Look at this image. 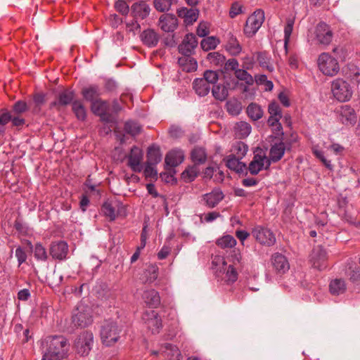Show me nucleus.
Instances as JSON below:
<instances>
[{"label": "nucleus", "instance_id": "nucleus-26", "mask_svg": "<svg viewBox=\"0 0 360 360\" xmlns=\"http://www.w3.org/2000/svg\"><path fill=\"white\" fill-rule=\"evenodd\" d=\"M356 115L354 110L349 105L341 107L339 112V120L345 125H354L356 122Z\"/></svg>", "mask_w": 360, "mask_h": 360}, {"label": "nucleus", "instance_id": "nucleus-60", "mask_svg": "<svg viewBox=\"0 0 360 360\" xmlns=\"http://www.w3.org/2000/svg\"><path fill=\"white\" fill-rule=\"evenodd\" d=\"M248 146L244 142L238 141L233 146V150L236 153L238 158L242 159L247 153Z\"/></svg>", "mask_w": 360, "mask_h": 360}, {"label": "nucleus", "instance_id": "nucleus-47", "mask_svg": "<svg viewBox=\"0 0 360 360\" xmlns=\"http://www.w3.org/2000/svg\"><path fill=\"white\" fill-rule=\"evenodd\" d=\"M225 106L227 112L231 115H239L242 110L241 103L236 99L226 101Z\"/></svg>", "mask_w": 360, "mask_h": 360}, {"label": "nucleus", "instance_id": "nucleus-39", "mask_svg": "<svg viewBox=\"0 0 360 360\" xmlns=\"http://www.w3.org/2000/svg\"><path fill=\"white\" fill-rule=\"evenodd\" d=\"M101 213L108 219L109 221H113L117 217L115 207L109 200L105 201L101 207Z\"/></svg>", "mask_w": 360, "mask_h": 360}, {"label": "nucleus", "instance_id": "nucleus-45", "mask_svg": "<svg viewBox=\"0 0 360 360\" xmlns=\"http://www.w3.org/2000/svg\"><path fill=\"white\" fill-rule=\"evenodd\" d=\"M219 42V39L216 37H207L201 41L200 46L203 51H208L214 49Z\"/></svg>", "mask_w": 360, "mask_h": 360}, {"label": "nucleus", "instance_id": "nucleus-17", "mask_svg": "<svg viewBox=\"0 0 360 360\" xmlns=\"http://www.w3.org/2000/svg\"><path fill=\"white\" fill-rule=\"evenodd\" d=\"M143 151L137 146H134L131 148L130 154L128 155L127 165L131 168L134 172H141L143 167L141 162L143 159Z\"/></svg>", "mask_w": 360, "mask_h": 360}, {"label": "nucleus", "instance_id": "nucleus-27", "mask_svg": "<svg viewBox=\"0 0 360 360\" xmlns=\"http://www.w3.org/2000/svg\"><path fill=\"white\" fill-rule=\"evenodd\" d=\"M81 95L84 101L92 104L95 101L100 98L101 92L98 85L91 84L82 89Z\"/></svg>", "mask_w": 360, "mask_h": 360}, {"label": "nucleus", "instance_id": "nucleus-38", "mask_svg": "<svg viewBox=\"0 0 360 360\" xmlns=\"http://www.w3.org/2000/svg\"><path fill=\"white\" fill-rule=\"evenodd\" d=\"M330 292L333 295L343 294L346 290L345 282L342 279H334L329 284Z\"/></svg>", "mask_w": 360, "mask_h": 360}, {"label": "nucleus", "instance_id": "nucleus-41", "mask_svg": "<svg viewBox=\"0 0 360 360\" xmlns=\"http://www.w3.org/2000/svg\"><path fill=\"white\" fill-rule=\"evenodd\" d=\"M191 159L193 162L204 164L207 160V153L202 147H195L191 153Z\"/></svg>", "mask_w": 360, "mask_h": 360}, {"label": "nucleus", "instance_id": "nucleus-9", "mask_svg": "<svg viewBox=\"0 0 360 360\" xmlns=\"http://www.w3.org/2000/svg\"><path fill=\"white\" fill-rule=\"evenodd\" d=\"M318 65L320 70L328 76L336 75L340 70L338 60L326 53H323L319 56Z\"/></svg>", "mask_w": 360, "mask_h": 360}, {"label": "nucleus", "instance_id": "nucleus-14", "mask_svg": "<svg viewBox=\"0 0 360 360\" xmlns=\"http://www.w3.org/2000/svg\"><path fill=\"white\" fill-rule=\"evenodd\" d=\"M327 252L322 245L315 246L310 254V262L314 268L322 270L326 267Z\"/></svg>", "mask_w": 360, "mask_h": 360}, {"label": "nucleus", "instance_id": "nucleus-49", "mask_svg": "<svg viewBox=\"0 0 360 360\" xmlns=\"http://www.w3.org/2000/svg\"><path fill=\"white\" fill-rule=\"evenodd\" d=\"M294 23L295 20L293 18H288L286 19V24L284 27V46L285 49H287L293 30Z\"/></svg>", "mask_w": 360, "mask_h": 360}, {"label": "nucleus", "instance_id": "nucleus-63", "mask_svg": "<svg viewBox=\"0 0 360 360\" xmlns=\"http://www.w3.org/2000/svg\"><path fill=\"white\" fill-rule=\"evenodd\" d=\"M272 128V133L274 134V136H271L273 140H283V136L285 135L283 126L281 123H278L276 125L274 126V127Z\"/></svg>", "mask_w": 360, "mask_h": 360}, {"label": "nucleus", "instance_id": "nucleus-11", "mask_svg": "<svg viewBox=\"0 0 360 360\" xmlns=\"http://www.w3.org/2000/svg\"><path fill=\"white\" fill-rule=\"evenodd\" d=\"M251 233L261 245L270 247L276 243L274 233L266 226L257 225L252 229Z\"/></svg>", "mask_w": 360, "mask_h": 360}, {"label": "nucleus", "instance_id": "nucleus-21", "mask_svg": "<svg viewBox=\"0 0 360 360\" xmlns=\"http://www.w3.org/2000/svg\"><path fill=\"white\" fill-rule=\"evenodd\" d=\"M271 264L275 271L278 274H284L290 269V264L287 258L279 252L271 255Z\"/></svg>", "mask_w": 360, "mask_h": 360}, {"label": "nucleus", "instance_id": "nucleus-3", "mask_svg": "<svg viewBox=\"0 0 360 360\" xmlns=\"http://www.w3.org/2000/svg\"><path fill=\"white\" fill-rule=\"evenodd\" d=\"M123 325L112 320H105L101 326L100 336L103 345L110 347L120 338Z\"/></svg>", "mask_w": 360, "mask_h": 360}, {"label": "nucleus", "instance_id": "nucleus-54", "mask_svg": "<svg viewBox=\"0 0 360 360\" xmlns=\"http://www.w3.org/2000/svg\"><path fill=\"white\" fill-rule=\"evenodd\" d=\"M146 166L143 170V173L146 179H151L154 181H157L158 179V171L155 168L156 165H152L151 163H145Z\"/></svg>", "mask_w": 360, "mask_h": 360}, {"label": "nucleus", "instance_id": "nucleus-61", "mask_svg": "<svg viewBox=\"0 0 360 360\" xmlns=\"http://www.w3.org/2000/svg\"><path fill=\"white\" fill-rule=\"evenodd\" d=\"M13 227L18 231V233L20 235L26 236L28 234V231H29L28 226L19 217H18L15 220Z\"/></svg>", "mask_w": 360, "mask_h": 360}, {"label": "nucleus", "instance_id": "nucleus-31", "mask_svg": "<svg viewBox=\"0 0 360 360\" xmlns=\"http://www.w3.org/2000/svg\"><path fill=\"white\" fill-rule=\"evenodd\" d=\"M147 160L146 163H151L156 165L162 160L160 148L155 144H152L148 148L146 153Z\"/></svg>", "mask_w": 360, "mask_h": 360}, {"label": "nucleus", "instance_id": "nucleus-10", "mask_svg": "<svg viewBox=\"0 0 360 360\" xmlns=\"http://www.w3.org/2000/svg\"><path fill=\"white\" fill-rule=\"evenodd\" d=\"M90 108L91 112L96 116L99 117L101 122L105 124L115 122V119L112 115L108 112L109 104L107 101L103 100L100 98L91 104Z\"/></svg>", "mask_w": 360, "mask_h": 360}, {"label": "nucleus", "instance_id": "nucleus-59", "mask_svg": "<svg viewBox=\"0 0 360 360\" xmlns=\"http://www.w3.org/2000/svg\"><path fill=\"white\" fill-rule=\"evenodd\" d=\"M268 112L271 116L278 117V118L283 117L282 110L279 104L275 101H271L268 105Z\"/></svg>", "mask_w": 360, "mask_h": 360}, {"label": "nucleus", "instance_id": "nucleus-6", "mask_svg": "<svg viewBox=\"0 0 360 360\" xmlns=\"http://www.w3.org/2000/svg\"><path fill=\"white\" fill-rule=\"evenodd\" d=\"M331 89L334 97L340 102L349 101L353 94L350 84L340 78H338L332 82Z\"/></svg>", "mask_w": 360, "mask_h": 360}, {"label": "nucleus", "instance_id": "nucleus-62", "mask_svg": "<svg viewBox=\"0 0 360 360\" xmlns=\"http://www.w3.org/2000/svg\"><path fill=\"white\" fill-rule=\"evenodd\" d=\"M181 179L186 183L193 182L196 178V173L188 166L181 174Z\"/></svg>", "mask_w": 360, "mask_h": 360}, {"label": "nucleus", "instance_id": "nucleus-8", "mask_svg": "<svg viewBox=\"0 0 360 360\" xmlns=\"http://www.w3.org/2000/svg\"><path fill=\"white\" fill-rule=\"evenodd\" d=\"M264 21V12L262 9L256 10L246 20L243 32L246 37H252Z\"/></svg>", "mask_w": 360, "mask_h": 360}, {"label": "nucleus", "instance_id": "nucleus-23", "mask_svg": "<svg viewBox=\"0 0 360 360\" xmlns=\"http://www.w3.org/2000/svg\"><path fill=\"white\" fill-rule=\"evenodd\" d=\"M159 26L165 32H173L178 27V19L175 15L166 13L159 18Z\"/></svg>", "mask_w": 360, "mask_h": 360}, {"label": "nucleus", "instance_id": "nucleus-42", "mask_svg": "<svg viewBox=\"0 0 360 360\" xmlns=\"http://www.w3.org/2000/svg\"><path fill=\"white\" fill-rule=\"evenodd\" d=\"M246 112L250 118L253 121L259 120L262 117L264 114L261 106L255 103L249 104Z\"/></svg>", "mask_w": 360, "mask_h": 360}, {"label": "nucleus", "instance_id": "nucleus-13", "mask_svg": "<svg viewBox=\"0 0 360 360\" xmlns=\"http://www.w3.org/2000/svg\"><path fill=\"white\" fill-rule=\"evenodd\" d=\"M75 93L73 90L68 88L65 89L57 95L56 100L50 103V108H56L59 110L61 108L70 104L72 106V103L75 100Z\"/></svg>", "mask_w": 360, "mask_h": 360}, {"label": "nucleus", "instance_id": "nucleus-16", "mask_svg": "<svg viewBox=\"0 0 360 360\" xmlns=\"http://www.w3.org/2000/svg\"><path fill=\"white\" fill-rule=\"evenodd\" d=\"M198 46V40L193 33L186 34L178 46L179 52L184 56H191Z\"/></svg>", "mask_w": 360, "mask_h": 360}, {"label": "nucleus", "instance_id": "nucleus-12", "mask_svg": "<svg viewBox=\"0 0 360 360\" xmlns=\"http://www.w3.org/2000/svg\"><path fill=\"white\" fill-rule=\"evenodd\" d=\"M49 252L53 259L63 261L67 259L69 247L65 240H55L51 243Z\"/></svg>", "mask_w": 360, "mask_h": 360}, {"label": "nucleus", "instance_id": "nucleus-32", "mask_svg": "<svg viewBox=\"0 0 360 360\" xmlns=\"http://www.w3.org/2000/svg\"><path fill=\"white\" fill-rule=\"evenodd\" d=\"M285 148L283 146V140H278V143L271 145L269 150V156L272 162H277L282 159L285 154Z\"/></svg>", "mask_w": 360, "mask_h": 360}, {"label": "nucleus", "instance_id": "nucleus-34", "mask_svg": "<svg viewBox=\"0 0 360 360\" xmlns=\"http://www.w3.org/2000/svg\"><path fill=\"white\" fill-rule=\"evenodd\" d=\"M193 88L199 96H205L210 91V85L202 78L195 79Z\"/></svg>", "mask_w": 360, "mask_h": 360}, {"label": "nucleus", "instance_id": "nucleus-40", "mask_svg": "<svg viewBox=\"0 0 360 360\" xmlns=\"http://www.w3.org/2000/svg\"><path fill=\"white\" fill-rule=\"evenodd\" d=\"M251 126L245 122L236 123L234 130L236 136L240 139L246 138L251 132Z\"/></svg>", "mask_w": 360, "mask_h": 360}, {"label": "nucleus", "instance_id": "nucleus-52", "mask_svg": "<svg viewBox=\"0 0 360 360\" xmlns=\"http://www.w3.org/2000/svg\"><path fill=\"white\" fill-rule=\"evenodd\" d=\"M219 70H207L203 73L202 79H205L210 85L215 84L219 79Z\"/></svg>", "mask_w": 360, "mask_h": 360}, {"label": "nucleus", "instance_id": "nucleus-1", "mask_svg": "<svg viewBox=\"0 0 360 360\" xmlns=\"http://www.w3.org/2000/svg\"><path fill=\"white\" fill-rule=\"evenodd\" d=\"M30 106L25 100H18L10 108L0 109V125L6 126L11 123V127L21 131L27 125L24 114L28 112Z\"/></svg>", "mask_w": 360, "mask_h": 360}, {"label": "nucleus", "instance_id": "nucleus-57", "mask_svg": "<svg viewBox=\"0 0 360 360\" xmlns=\"http://www.w3.org/2000/svg\"><path fill=\"white\" fill-rule=\"evenodd\" d=\"M153 4L155 8L162 13L168 11L172 6L170 0H154Z\"/></svg>", "mask_w": 360, "mask_h": 360}, {"label": "nucleus", "instance_id": "nucleus-37", "mask_svg": "<svg viewBox=\"0 0 360 360\" xmlns=\"http://www.w3.org/2000/svg\"><path fill=\"white\" fill-rule=\"evenodd\" d=\"M124 131L131 136H136L142 131V126L136 121L127 120L124 124Z\"/></svg>", "mask_w": 360, "mask_h": 360}, {"label": "nucleus", "instance_id": "nucleus-46", "mask_svg": "<svg viewBox=\"0 0 360 360\" xmlns=\"http://www.w3.org/2000/svg\"><path fill=\"white\" fill-rule=\"evenodd\" d=\"M207 59L214 65L222 68L226 60V57L219 52H210L207 54Z\"/></svg>", "mask_w": 360, "mask_h": 360}, {"label": "nucleus", "instance_id": "nucleus-64", "mask_svg": "<svg viewBox=\"0 0 360 360\" xmlns=\"http://www.w3.org/2000/svg\"><path fill=\"white\" fill-rule=\"evenodd\" d=\"M210 33L209 25L207 22L202 21L199 23L197 29L196 34L200 37H205Z\"/></svg>", "mask_w": 360, "mask_h": 360}, {"label": "nucleus", "instance_id": "nucleus-5", "mask_svg": "<svg viewBox=\"0 0 360 360\" xmlns=\"http://www.w3.org/2000/svg\"><path fill=\"white\" fill-rule=\"evenodd\" d=\"M93 344V333L91 331L85 330L81 333L75 339L73 348L79 356H86L91 350Z\"/></svg>", "mask_w": 360, "mask_h": 360}, {"label": "nucleus", "instance_id": "nucleus-22", "mask_svg": "<svg viewBox=\"0 0 360 360\" xmlns=\"http://www.w3.org/2000/svg\"><path fill=\"white\" fill-rule=\"evenodd\" d=\"M178 16L184 19V24L188 25H192L195 22L197 21L200 11L196 8H188L186 7H181L176 11Z\"/></svg>", "mask_w": 360, "mask_h": 360}, {"label": "nucleus", "instance_id": "nucleus-28", "mask_svg": "<svg viewBox=\"0 0 360 360\" xmlns=\"http://www.w3.org/2000/svg\"><path fill=\"white\" fill-rule=\"evenodd\" d=\"M140 38L145 46L153 48L158 44L160 35L154 30L148 28L141 32Z\"/></svg>", "mask_w": 360, "mask_h": 360}, {"label": "nucleus", "instance_id": "nucleus-43", "mask_svg": "<svg viewBox=\"0 0 360 360\" xmlns=\"http://www.w3.org/2000/svg\"><path fill=\"white\" fill-rule=\"evenodd\" d=\"M257 54V60L259 63V65L266 68L268 71L272 72L274 70V68L270 65V59L271 57L269 55L267 51H258L256 53Z\"/></svg>", "mask_w": 360, "mask_h": 360}, {"label": "nucleus", "instance_id": "nucleus-24", "mask_svg": "<svg viewBox=\"0 0 360 360\" xmlns=\"http://www.w3.org/2000/svg\"><path fill=\"white\" fill-rule=\"evenodd\" d=\"M202 198L207 207L214 208L224 199V195L220 188H214L210 193L202 195Z\"/></svg>", "mask_w": 360, "mask_h": 360}, {"label": "nucleus", "instance_id": "nucleus-48", "mask_svg": "<svg viewBox=\"0 0 360 360\" xmlns=\"http://www.w3.org/2000/svg\"><path fill=\"white\" fill-rule=\"evenodd\" d=\"M236 78L240 81L245 82L247 85H252L254 84V79L252 76L244 69H238L234 72Z\"/></svg>", "mask_w": 360, "mask_h": 360}, {"label": "nucleus", "instance_id": "nucleus-20", "mask_svg": "<svg viewBox=\"0 0 360 360\" xmlns=\"http://www.w3.org/2000/svg\"><path fill=\"white\" fill-rule=\"evenodd\" d=\"M150 12L149 5L143 0L134 3L131 6V15L135 19L144 20Z\"/></svg>", "mask_w": 360, "mask_h": 360}, {"label": "nucleus", "instance_id": "nucleus-35", "mask_svg": "<svg viewBox=\"0 0 360 360\" xmlns=\"http://www.w3.org/2000/svg\"><path fill=\"white\" fill-rule=\"evenodd\" d=\"M32 112L34 114H39L41 110L42 106L46 102V94L44 92H35L32 95Z\"/></svg>", "mask_w": 360, "mask_h": 360}, {"label": "nucleus", "instance_id": "nucleus-33", "mask_svg": "<svg viewBox=\"0 0 360 360\" xmlns=\"http://www.w3.org/2000/svg\"><path fill=\"white\" fill-rule=\"evenodd\" d=\"M229 38L226 45V49L233 56H236L242 51V46L237 38L231 32L228 34Z\"/></svg>", "mask_w": 360, "mask_h": 360}, {"label": "nucleus", "instance_id": "nucleus-15", "mask_svg": "<svg viewBox=\"0 0 360 360\" xmlns=\"http://www.w3.org/2000/svg\"><path fill=\"white\" fill-rule=\"evenodd\" d=\"M142 319L147 328L150 330L153 334L158 333L162 327V319L154 310L144 312L142 316Z\"/></svg>", "mask_w": 360, "mask_h": 360}, {"label": "nucleus", "instance_id": "nucleus-29", "mask_svg": "<svg viewBox=\"0 0 360 360\" xmlns=\"http://www.w3.org/2000/svg\"><path fill=\"white\" fill-rule=\"evenodd\" d=\"M159 275V268L156 264H150L144 270L140 279L143 283H154Z\"/></svg>", "mask_w": 360, "mask_h": 360}, {"label": "nucleus", "instance_id": "nucleus-58", "mask_svg": "<svg viewBox=\"0 0 360 360\" xmlns=\"http://www.w3.org/2000/svg\"><path fill=\"white\" fill-rule=\"evenodd\" d=\"M228 259L233 263L232 265H242V255L239 249L234 248L231 250Z\"/></svg>", "mask_w": 360, "mask_h": 360}, {"label": "nucleus", "instance_id": "nucleus-44", "mask_svg": "<svg viewBox=\"0 0 360 360\" xmlns=\"http://www.w3.org/2000/svg\"><path fill=\"white\" fill-rule=\"evenodd\" d=\"M236 243V240L231 235H225L216 241V245L222 249L233 248Z\"/></svg>", "mask_w": 360, "mask_h": 360}, {"label": "nucleus", "instance_id": "nucleus-51", "mask_svg": "<svg viewBox=\"0 0 360 360\" xmlns=\"http://www.w3.org/2000/svg\"><path fill=\"white\" fill-rule=\"evenodd\" d=\"M34 256L36 259L41 261H46L48 259V255L46 248L42 245L41 243H37L34 245L33 249Z\"/></svg>", "mask_w": 360, "mask_h": 360}, {"label": "nucleus", "instance_id": "nucleus-50", "mask_svg": "<svg viewBox=\"0 0 360 360\" xmlns=\"http://www.w3.org/2000/svg\"><path fill=\"white\" fill-rule=\"evenodd\" d=\"M238 66L239 63L236 58L225 60L223 68L219 69L220 74H229V71H234L236 72V70L239 69Z\"/></svg>", "mask_w": 360, "mask_h": 360}, {"label": "nucleus", "instance_id": "nucleus-2", "mask_svg": "<svg viewBox=\"0 0 360 360\" xmlns=\"http://www.w3.org/2000/svg\"><path fill=\"white\" fill-rule=\"evenodd\" d=\"M41 360H60L67 356L70 344L63 335H49L41 340Z\"/></svg>", "mask_w": 360, "mask_h": 360}, {"label": "nucleus", "instance_id": "nucleus-25", "mask_svg": "<svg viewBox=\"0 0 360 360\" xmlns=\"http://www.w3.org/2000/svg\"><path fill=\"white\" fill-rule=\"evenodd\" d=\"M184 160V155L181 150H172L169 151L165 158V169H168V167H176L179 165Z\"/></svg>", "mask_w": 360, "mask_h": 360}, {"label": "nucleus", "instance_id": "nucleus-7", "mask_svg": "<svg viewBox=\"0 0 360 360\" xmlns=\"http://www.w3.org/2000/svg\"><path fill=\"white\" fill-rule=\"evenodd\" d=\"M93 322L91 309L83 305L78 306L72 312V323L76 328H86Z\"/></svg>", "mask_w": 360, "mask_h": 360}, {"label": "nucleus", "instance_id": "nucleus-4", "mask_svg": "<svg viewBox=\"0 0 360 360\" xmlns=\"http://www.w3.org/2000/svg\"><path fill=\"white\" fill-rule=\"evenodd\" d=\"M223 75V84L214 85L212 89L213 97L219 101H225L229 96V91L236 89L240 84L238 79L231 75L221 74Z\"/></svg>", "mask_w": 360, "mask_h": 360}, {"label": "nucleus", "instance_id": "nucleus-18", "mask_svg": "<svg viewBox=\"0 0 360 360\" xmlns=\"http://www.w3.org/2000/svg\"><path fill=\"white\" fill-rule=\"evenodd\" d=\"M240 158H236L235 155H230L224 159L226 166L231 170L234 171L239 176H246L248 168L245 162L240 161Z\"/></svg>", "mask_w": 360, "mask_h": 360}, {"label": "nucleus", "instance_id": "nucleus-55", "mask_svg": "<svg viewBox=\"0 0 360 360\" xmlns=\"http://www.w3.org/2000/svg\"><path fill=\"white\" fill-rule=\"evenodd\" d=\"M115 9L122 15L127 16L129 11H131V8H129L128 4L125 0H117L115 1L114 5Z\"/></svg>", "mask_w": 360, "mask_h": 360}, {"label": "nucleus", "instance_id": "nucleus-56", "mask_svg": "<svg viewBox=\"0 0 360 360\" xmlns=\"http://www.w3.org/2000/svg\"><path fill=\"white\" fill-rule=\"evenodd\" d=\"M312 153L314 155L319 159L323 165L329 170H333V165L330 163V160H328L324 156V153L322 150L318 149H313Z\"/></svg>", "mask_w": 360, "mask_h": 360}, {"label": "nucleus", "instance_id": "nucleus-19", "mask_svg": "<svg viewBox=\"0 0 360 360\" xmlns=\"http://www.w3.org/2000/svg\"><path fill=\"white\" fill-rule=\"evenodd\" d=\"M316 38L319 42L323 45L329 44L333 38V32L328 25L326 22H319L315 30Z\"/></svg>", "mask_w": 360, "mask_h": 360}, {"label": "nucleus", "instance_id": "nucleus-30", "mask_svg": "<svg viewBox=\"0 0 360 360\" xmlns=\"http://www.w3.org/2000/svg\"><path fill=\"white\" fill-rule=\"evenodd\" d=\"M143 299L150 308H157L160 304L159 292L154 289L145 290L143 294Z\"/></svg>", "mask_w": 360, "mask_h": 360}, {"label": "nucleus", "instance_id": "nucleus-36", "mask_svg": "<svg viewBox=\"0 0 360 360\" xmlns=\"http://www.w3.org/2000/svg\"><path fill=\"white\" fill-rule=\"evenodd\" d=\"M72 111L79 121L84 122L86 120L87 110L82 101L78 99L74 101Z\"/></svg>", "mask_w": 360, "mask_h": 360}, {"label": "nucleus", "instance_id": "nucleus-53", "mask_svg": "<svg viewBox=\"0 0 360 360\" xmlns=\"http://www.w3.org/2000/svg\"><path fill=\"white\" fill-rule=\"evenodd\" d=\"M346 75H348V77L354 83L358 84L360 82V70L355 65L351 64L348 65V72H346Z\"/></svg>", "mask_w": 360, "mask_h": 360}]
</instances>
